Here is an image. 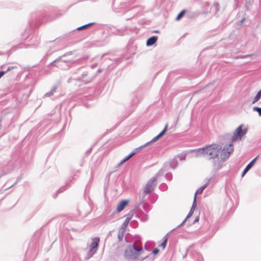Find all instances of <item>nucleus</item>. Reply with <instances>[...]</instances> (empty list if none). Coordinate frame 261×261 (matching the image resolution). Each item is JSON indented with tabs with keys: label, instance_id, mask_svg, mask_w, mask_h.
Returning a JSON list of instances; mask_svg holds the SVG:
<instances>
[{
	"label": "nucleus",
	"instance_id": "f257e3e1",
	"mask_svg": "<svg viewBox=\"0 0 261 261\" xmlns=\"http://www.w3.org/2000/svg\"><path fill=\"white\" fill-rule=\"evenodd\" d=\"M89 58L88 56L86 57L81 58L77 60H69L64 59V57L60 56L57 58L55 60L50 63L51 65L56 66L57 67L62 69H67L69 68L72 67L74 65H79L83 62H86L87 60Z\"/></svg>",
	"mask_w": 261,
	"mask_h": 261
},
{
	"label": "nucleus",
	"instance_id": "f03ea898",
	"mask_svg": "<svg viewBox=\"0 0 261 261\" xmlns=\"http://www.w3.org/2000/svg\"><path fill=\"white\" fill-rule=\"evenodd\" d=\"M143 251L141 243L135 241L133 244L128 245L124 251V257L128 260H134L138 258Z\"/></svg>",
	"mask_w": 261,
	"mask_h": 261
},
{
	"label": "nucleus",
	"instance_id": "7ed1b4c3",
	"mask_svg": "<svg viewBox=\"0 0 261 261\" xmlns=\"http://www.w3.org/2000/svg\"><path fill=\"white\" fill-rule=\"evenodd\" d=\"M222 146L220 145L213 144L205 147V158L208 160H215L219 157L221 153Z\"/></svg>",
	"mask_w": 261,
	"mask_h": 261
},
{
	"label": "nucleus",
	"instance_id": "20e7f679",
	"mask_svg": "<svg viewBox=\"0 0 261 261\" xmlns=\"http://www.w3.org/2000/svg\"><path fill=\"white\" fill-rule=\"evenodd\" d=\"M162 170H160L159 172L153 177L151 178L146 183V185L143 188V190L142 194V201L145 200V197L146 195L150 194L154 190L157 183L156 180L158 177L163 173Z\"/></svg>",
	"mask_w": 261,
	"mask_h": 261
},
{
	"label": "nucleus",
	"instance_id": "39448f33",
	"mask_svg": "<svg viewBox=\"0 0 261 261\" xmlns=\"http://www.w3.org/2000/svg\"><path fill=\"white\" fill-rule=\"evenodd\" d=\"M96 76L97 73L92 74L88 70H84L80 75L75 78V80L82 82L84 84H88L92 82Z\"/></svg>",
	"mask_w": 261,
	"mask_h": 261
},
{
	"label": "nucleus",
	"instance_id": "423d86ee",
	"mask_svg": "<svg viewBox=\"0 0 261 261\" xmlns=\"http://www.w3.org/2000/svg\"><path fill=\"white\" fill-rule=\"evenodd\" d=\"M40 42V38L38 36H34L30 40V43L28 44H25L24 43H19L18 45L13 46L12 48V50H15L18 48H27L28 47H37L39 44Z\"/></svg>",
	"mask_w": 261,
	"mask_h": 261
},
{
	"label": "nucleus",
	"instance_id": "0eeeda50",
	"mask_svg": "<svg viewBox=\"0 0 261 261\" xmlns=\"http://www.w3.org/2000/svg\"><path fill=\"white\" fill-rule=\"evenodd\" d=\"M232 146V143H229L228 145H225L223 149H221V153L220 154V158H221V160L225 161L229 157L230 154L233 151V148Z\"/></svg>",
	"mask_w": 261,
	"mask_h": 261
},
{
	"label": "nucleus",
	"instance_id": "6e6552de",
	"mask_svg": "<svg viewBox=\"0 0 261 261\" xmlns=\"http://www.w3.org/2000/svg\"><path fill=\"white\" fill-rule=\"evenodd\" d=\"M242 125H240L234 130L231 138L232 141H234L238 139H241V138L247 133V128H245L242 129Z\"/></svg>",
	"mask_w": 261,
	"mask_h": 261
},
{
	"label": "nucleus",
	"instance_id": "1a4fd4ad",
	"mask_svg": "<svg viewBox=\"0 0 261 261\" xmlns=\"http://www.w3.org/2000/svg\"><path fill=\"white\" fill-rule=\"evenodd\" d=\"M213 160V171L214 172H217L219 170H221L223 167L222 160H221V158L220 159L218 157V158H216L215 160Z\"/></svg>",
	"mask_w": 261,
	"mask_h": 261
},
{
	"label": "nucleus",
	"instance_id": "9d476101",
	"mask_svg": "<svg viewBox=\"0 0 261 261\" xmlns=\"http://www.w3.org/2000/svg\"><path fill=\"white\" fill-rule=\"evenodd\" d=\"M167 127H168V124H166L164 128L163 129V130L159 135H158L156 136L153 138L150 141L145 143L143 145H142L141 146L142 147V148L144 147L145 146H147V145H148L149 144H150L151 143L156 141L161 137H162L165 134L166 132L167 131Z\"/></svg>",
	"mask_w": 261,
	"mask_h": 261
},
{
	"label": "nucleus",
	"instance_id": "9b49d317",
	"mask_svg": "<svg viewBox=\"0 0 261 261\" xmlns=\"http://www.w3.org/2000/svg\"><path fill=\"white\" fill-rule=\"evenodd\" d=\"M142 148V147L141 146L139 147L135 148L133 151H132L129 154L126 156L118 164L119 166H121L122 164H123L126 161H128L129 159H130L133 155L136 154V153Z\"/></svg>",
	"mask_w": 261,
	"mask_h": 261
},
{
	"label": "nucleus",
	"instance_id": "f8f14e48",
	"mask_svg": "<svg viewBox=\"0 0 261 261\" xmlns=\"http://www.w3.org/2000/svg\"><path fill=\"white\" fill-rule=\"evenodd\" d=\"M99 242V238L98 237H95L92 239V242L90 245L89 250L91 251H95L97 252L98 248V245Z\"/></svg>",
	"mask_w": 261,
	"mask_h": 261
},
{
	"label": "nucleus",
	"instance_id": "ddd939ff",
	"mask_svg": "<svg viewBox=\"0 0 261 261\" xmlns=\"http://www.w3.org/2000/svg\"><path fill=\"white\" fill-rule=\"evenodd\" d=\"M136 216L142 222H145L148 220V216L146 213H143L140 210H136Z\"/></svg>",
	"mask_w": 261,
	"mask_h": 261
},
{
	"label": "nucleus",
	"instance_id": "4468645a",
	"mask_svg": "<svg viewBox=\"0 0 261 261\" xmlns=\"http://www.w3.org/2000/svg\"><path fill=\"white\" fill-rule=\"evenodd\" d=\"M258 158V156H256L246 166L245 168L244 169L242 173V177H243L245 175V174L252 168V167L254 165Z\"/></svg>",
	"mask_w": 261,
	"mask_h": 261
},
{
	"label": "nucleus",
	"instance_id": "2eb2a0df",
	"mask_svg": "<svg viewBox=\"0 0 261 261\" xmlns=\"http://www.w3.org/2000/svg\"><path fill=\"white\" fill-rule=\"evenodd\" d=\"M60 85V83L58 82L56 83L51 88L50 90L47 92H46L43 96L44 97H50L53 95L56 92V90L58 88Z\"/></svg>",
	"mask_w": 261,
	"mask_h": 261
},
{
	"label": "nucleus",
	"instance_id": "dca6fc26",
	"mask_svg": "<svg viewBox=\"0 0 261 261\" xmlns=\"http://www.w3.org/2000/svg\"><path fill=\"white\" fill-rule=\"evenodd\" d=\"M128 200H122L118 204L117 207V211L120 212L122 211L125 207L127 205Z\"/></svg>",
	"mask_w": 261,
	"mask_h": 261
},
{
	"label": "nucleus",
	"instance_id": "f3484780",
	"mask_svg": "<svg viewBox=\"0 0 261 261\" xmlns=\"http://www.w3.org/2000/svg\"><path fill=\"white\" fill-rule=\"evenodd\" d=\"M158 39V36H152L149 38L146 41V45L147 46H151L154 45L157 41Z\"/></svg>",
	"mask_w": 261,
	"mask_h": 261
},
{
	"label": "nucleus",
	"instance_id": "a211bd4d",
	"mask_svg": "<svg viewBox=\"0 0 261 261\" xmlns=\"http://www.w3.org/2000/svg\"><path fill=\"white\" fill-rule=\"evenodd\" d=\"M220 10V6L218 3H215L211 8V10L216 17L219 16L218 12Z\"/></svg>",
	"mask_w": 261,
	"mask_h": 261
},
{
	"label": "nucleus",
	"instance_id": "6ab92c4d",
	"mask_svg": "<svg viewBox=\"0 0 261 261\" xmlns=\"http://www.w3.org/2000/svg\"><path fill=\"white\" fill-rule=\"evenodd\" d=\"M193 151L195 152V156L196 157L199 156L200 155H203L205 157V147L196 148L193 149Z\"/></svg>",
	"mask_w": 261,
	"mask_h": 261
},
{
	"label": "nucleus",
	"instance_id": "aec40b11",
	"mask_svg": "<svg viewBox=\"0 0 261 261\" xmlns=\"http://www.w3.org/2000/svg\"><path fill=\"white\" fill-rule=\"evenodd\" d=\"M30 32V29L27 28L24 30V32L21 35V39L24 40H26L29 36Z\"/></svg>",
	"mask_w": 261,
	"mask_h": 261
},
{
	"label": "nucleus",
	"instance_id": "412c9836",
	"mask_svg": "<svg viewBox=\"0 0 261 261\" xmlns=\"http://www.w3.org/2000/svg\"><path fill=\"white\" fill-rule=\"evenodd\" d=\"M132 216H129L125 219V220L124 221V222L123 223V224L121 225V229L125 230V228L127 227L129 221L131 220Z\"/></svg>",
	"mask_w": 261,
	"mask_h": 261
},
{
	"label": "nucleus",
	"instance_id": "4be33fe9",
	"mask_svg": "<svg viewBox=\"0 0 261 261\" xmlns=\"http://www.w3.org/2000/svg\"><path fill=\"white\" fill-rule=\"evenodd\" d=\"M217 176V173L214 172V174L211 176V177H210L208 179L207 181L206 182V184H207V186L212 182L215 183Z\"/></svg>",
	"mask_w": 261,
	"mask_h": 261
},
{
	"label": "nucleus",
	"instance_id": "5701e85b",
	"mask_svg": "<svg viewBox=\"0 0 261 261\" xmlns=\"http://www.w3.org/2000/svg\"><path fill=\"white\" fill-rule=\"evenodd\" d=\"M207 186V184H205L203 186H201L199 189H197V190L196 191L195 193V196H196L197 194H201L204 189Z\"/></svg>",
	"mask_w": 261,
	"mask_h": 261
},
{
	"label": "nucleus",
	"instance_id": "b1692460",
	"mask_svg": "<svg viewBox=\"0 0 261 261\" xmlns=\"http://www.w3.org/2000/svg\"><path fill=\"white\" fill-rule=\"evenodd\" d=\"M96 252L94 251H91L90 250H89L88 253H87L85 257V260H88L90 258H91Z\"/></svg>",
	"mask_w": 261,
	"mask_h": 261
},
{
	"label": "nucleus",
	"instance_id": "393cba45",
	"mask_svg": "<svg viewBox=\"0 0 261 261\" xmlns=\"http://www.w3.org/2000/svg\"><path fill=\"white\" fill-rule=\"evenodd\" d=\"M95 23V22L89 23L88 24H85V25H83L82 26H81L80 27L77 28H76V30H77V31H81V30H83L84 29H86L88 28V27L92 25L93 24H94Z\"/></svg>",
	"mask_w": 261,
	"mask_h": 261
},
{
	"label": "nucleus",
	"instance_id": "a878e982",
	"mask_svg": "<svg viewBox=\"0 0 261 261\" xmlns=\"http://www.w3.org/2000/svg\"><path fill=\"white\" fill-rule=\"evenodd\" d=\"M177 165L178 162L175 159L172 160L170 163V166L173 169H174L177 167Z\"/></svg>",
	"mask_w": 261,
	"mask_h": 261
},
{
	"label": "nucleus",
	"instance_id": "bb28decb",
	"mask_svg": "<svg viewBox=\"0 0 261 261\" xmlns=\"http://www.w3.org/2000/svg\"><path fill=\"white\" fill-rule=\"evenodd\" d=\"M168 234H167L166 236H164V241L160 245V246L162 247L163 249H165V247H166V244H167V241H168Z\"/></svg>",
	"mask_w": 261,
	"mask_h": 261
},
{
	"label": "nucleus",
	"instance_id": "cd10ccee",
	"mask_svg": "<svg viewBox=\"0 0 261 261\" xmlns=\"http://www.w3.org/2000/svg\"><path fill=\"white\" fill-rule=\"evenodd\" d=\"M125 231V230L121 229L119 231L118 234V239L119 241H121L122 240V239L124 237Z\"/></svg>",
	"mask_w": 261,
	"mask_h": 261
},
{
	"label": "nucleus",
	"instance_id": "c85d7f7f",
	"mask_svg": "<svg viewBox=\"0 0 261 261\" xmlns=\"http://www.w3.org/2000/svg\"><path fill=\"white\" fill-rule=\"evenodd\" d=\"M192 214H193V211H190L189 214H188L187 216L186 217V218L184 219V220L182 221V222L177 227V228L182 226L185 223V222L187 221V220L189 219V218H190L192 215Z\"/></svg>",
	"mask_w": 261,
	"mask_h": 261
},
{
	"label": "nucleus",
	"instance_id": "c756f323",
	"mask_svg": "<svg viewBox=\"0 0 261 261\" xmlns=\"http://www.w3.org/2000/svg\"><path fill=\"white\" fill-rule=\"evenodd\" d=\"M261 97V89L257 92L256 96L254 97L252 103H254L257 101Z\"/></svg>",
	"mask_w": 261,
	"mask_h": 261
},
{
	"label": "nucleus",
	"instance_id": "7c9ffc66",
	"mask_svg": "<svg viewBox=\"0 0 261 261\" xmlns=\"http://www.w3.org/2000/svg\"><path fill=\"white\" fill-rule=\"evenodd\" d=\"M159 188L161 190L163 191H165L167 190L168 189V186L167 185L165 184V183H162L161 184L160 186H159Z\"/></svg>",
	"mask_w": 261,
	"mask_h": 261
},
{
	"label": "nucleus",
	"instance_id": "2f4dec72",
	"mask_svg": "<svg viewBox=\"0 0 261 261\" xmlns=\"http://www.w3.org/2000/svg\"><path fill=\"white\" fill-rule=\"evenodd\" d=\"M186 11L185 10H182L177 15L176 17V20H179L185 14Z\"/></svg>",
	"mask_w": 261,
	"mask_h": 261
},
{
	"label": "nucleus",
	"instance_id": "473e14b6",
	"mask_svg": "<svg viewBox=\"0 0 261 261\" xmlns=\"http://www.w3.org/2000/svg\"><path fill=\"white\" fill-rule=\"evenodd\" d=\"M143 208L144 209V210L145 211V213H148L149 210H150V208H149V205L146 203H143Z\"/></svg>",
	"mask_w": 261,
	"mask_h": 261
},
{
	"label": "nucleus",
	"instance_id": "72a5a7b5",
	"mask_svg": "<svg viewBox=\"0 0 261 261\" xmlns=\"http://www.w3.org/2000/svg\"><path fill=\"white\" fill-rule=\"evenodd\" d=\"M139 101H140L139 98L138 96H136L132 99V102H131L132 105H135L136 103H138L139 102Z\"/></svg>",
	"mask_w": 261,
	"mask_h": 261
},
{
	"label": "nucleus",
	"instance_id": "f704fd0d",
	"mask_svg": "<svg viewBox=\"0 0 261 261\" xmlns=\"http://www.w3.org/2000/svg\"><path fill=\"white\" fill-rule=\"evenodd\" d=\"M165 178L167 180L171 181L172 179V174L171 173H167L165 174Z\"/></svg>",
	"mask_w": 261,
	"mask_h": 261
},
{
	"label": "nucleus",
	"instance_id": "c9c22d12",
	"mask_svg": "<svg viewBox=\"0 0 261 261\" xmlns=\"http://www.w3.org/2000/svg\"><path fill=\"white\" fill-rule=\"evenodd\" d=\"M253 110L258 113L259 116H261V108L258 107H254Z\"/></svg>",
	"mask_w": 261,
	"mask_h": 261
},
{
	"label": "nucleus",
	"instance_id": "e433bc0d",
	"mask_svg": "<svg viewBox=\"0 0 261 261\" xmlns=\"http://www.w3.org/2000/svg\"><path fill=\"white\" fill-rule=\"evenodd\" d=\"M64 190H65V187H62V188H61L60 189H59L58 191H57V193L56 194V195L55 196H54V198H55L57 195V194L58 193H61V192H63Z\"/></svg>",
	"mask_w": 261,
	"mask_h": 261
},
{
	"label": "nucleus",
	"instance_id": "4c0bfd02",
	"mask_svg": "<svg viewBox=\"0 0 261 261\" xmlns=\"http://www.w3.org/2000/svg\"><path fill=\"white\" fill-rule=\"evenodd\" d=\"M84 68V66H81L75 69L73 71V74H77Z\"/></svg>",
	"mask_w": 261,
	"mask_h": 261
},
{
	"label": "nucleus",
	"instance_id": "58836bf2",
	"mask_svg": "<svg viewBox=\"0 0 261 261\" xmlns=\"http://www.w3.org/2000/svg\"><path fill=\"white\" fill-rule=\"evenodd\" d=\"M73 53H74V51H70L66 53L62 56L64 58V57H66L67 56L72 55L73 54Z\"/></svg>",
	"mask_w": 261,
	"mask_h": 261
},
{
	"label": "nucleus",
	"instance_id": "ea45409f",
	"mask_svg": "<svg viewBox=\"0 0 261 261\" xmlns=\"http://www.w3.org/2000/svg\"><path fill=\"white\" fill-rule=\"evenodd\" d=\"M196 196H194V200H193L192 206H193V208H195V207L196 206Z\"/></svg>",
	"mask_w": 261,
	"mask_h": 261
},
{
	"label": "nucleus",
	"instance_id": "a19ab883",
	"mask_svg": "<svg viewBox=\"0 0 261 261\" xmlns=\"http://www.w3.org/2000/svg\"><path fill=\"white\" fill-rule=\"evenodd\" d=\"M17 68V67L16 66H9L8 67L7 70H6L5 71H6V72H7L8 71H10L12 69Z\"/></svg>",
	"mask_w": 261,
	"mask_h": 261
},
{
	"label": "nucleus",
	"instance_id": "79ce46f5",
	"mask_svg": "<svg viewBox=\"0 0 261 261\" xmlns=\"http://www.w3.org/2000/svg\"><path fill=\"white\" fill-rule=\"evenodd\" d=\"M159 249L158 248H155L152 250V253L154 255H155V254H158L159 253Z\"/></svg>",
	"mask_w": 261,
	"mask_h": 261
},
{
	"label": "nucleus",
	"instance_id": "37998d69",
	"mask_svg": "<svg viewBox=\"0 0 261 261\" xmlns=\"http://www.w3.org/2000/svg\"><path fill=\"white\" fill-rule=\"evenodd\" d=\"M9 172V170L8 169H7V170H3L2 171H1L0 173H1V174H3L4 173H5V175H6Z\"/></svg>",
	"mask_w": 261,
	"mask_h": 261
},
{
	"label": "nucleus",
	"instance_id": "c03bdc74",
	"mask_svg": "<svg viewBox=\"0 0 261 261\" xmlns=\"http://www.w3.org/2000/svg\"><path fill=\"white\" fill-rule=\"evenodd\" d=\"M6 73V71H0V79Z\"/></svg>",
	"mask_w": 261,
	"mask_h": 261
},
{
	"label": "nucleus",
	"instance_id": "a18cd8bd",
	"mask_svg": "<svg viewBox=\"0 0 261 261\" xmlns=\"http://www.w3.org/2000/svg\"><path fill=\"white\" fill-rule=\"evenodd\" d=\"M235 59H244V56H239L235 57Z\"/></svg>",
	"mask_w": 261,
	"mask_h": 261
},
{
	"label": "nucleus",
	"instance_id": "49530a36",
	"mask_svg": "<svg viewBox=\"0 0 261 261\" xmlns=\"http://www.w3.org/2000/svg\"><path fill=\"white\" fill-rule=\"evenodd\" d=\"M96 66H97V64L94 63V64H92V65H91V68H92V69H93V68H94L95 67H96Z\"/></svg>",
	"mask_w": 261,
	"mask_h": 261
},
{
	"label": "nucleus",
	"instance_id": "de8ad7c7",
	"mask_svg": "<svg viewBox=\"0 0 261 261\" xmlns=\"http://www.w3.org/2000/svg\"><path fill=\"white\" fill-rule=\"evenodd\" d=\"M199 221V217H197L194 221V223L197 222Z\"/></svg>",
	"mask_w": 261,
	"mask_h": 261
},
{
	"label": "nucleus",
	"instance_id": "09e8293b",
	"mask_svg": "<svg viewBox=\"0 0 261 261\" xmlns=\"http://www.w3.org/2000/svg\"><path fill=\"white\" fill-rule=\"evenodd\" d=\"M185 155H182V156L180 157V160H185Z\"/></svg>",
	"mask_w": 261,
	"mask_h": 261
},
{
	"label": "nucleus",
	"instance_id": "8fccbe9b",
	"mask_svg": "<svg viewBox=\"0 0 261 261\" xmlns=\"http://www.w3.org/2000/svg\"><path fill=\"white\" fill-rule=\"evenodd\" d=\"M102 71V69H99L97 71V73H100Z\"/></svg>",
	"mask_w": 261,
	"mask_h": 261
},
{
	"label": "nucleus",
	"instance_id": "3c124183",
	"mask_svg": "<svg viewBox=\"0 0 261 261\" xmlns=\"http://www.w3.org/2000/svg\"><path fill=\"white\" fill-rule=\"evenodd\" d=\"M251 56V55H244V58H246L248 57H250Z\"/></svg>",
	"mask_w": 261,
	"mask_h": 261
},
{
	"label": "nucleus",
	"instance_id": "603ef678",
	"mask_svg": "<svg viewBox=\"0 0 261 261\" xmlns=\"http://www.w3.org/2000/svg\"><path fill=\"white\" fill-rule=\"evenodd\" d=\"M4 175H5V173H4L3 174H1V173H0V178L4 176Z\"/></svg>",
	"mask_w": 261,
	"mask_h": 261
},
{
	"label": "nucleus",
	"instance_id": "864d4df0",
	"mask_svg": "<svg viewBox=\"0 0 261 261\" xmlns=\"http://www.w3.org/2000/svg\"><path fill=\"white\" fill-rule=\"evenodd\" d=\"M195 208H193V206H192L191 210L190 211H193V213L194 212V211Z\"/></svg>",
	"mask_w": 261,
	"mask_h": 261
},
{
	"label": "nucleus",
	"instance_id": "5fc2aeb1",
	"mask_svg": "<svg viewBox=\"0 0 261 261\" xmlns=\"http://www.w3.org/2000/svg\"><path fill=\"white\" fill-rule=\"evenodd\" d=\"M153 32L154 33H159V31H158V30H155V31H154Z\"/></svg>",
	"mask_w": 261,
	"mask_h": 261
},
{
	"label": "nucleus",
	"instance_id": "6e6d98bb",
	"mask_svg": "<svg viewBox=\"0 0 261 261\" xmlns=\"http://www.w3.org/2000/svg\"><path fill=\"white\" fill-rule=\"evenodd\" d=\"M18 180H19V179H18V178H17V179L16 181V182H15V183L14 184V185L16 184V183L18 181Z\"/></svg>",
	"mask_w": 261,
	"mask_h": 261
},
{
	"label": "nucleus",
	"instance_id": "4d7b16f0",
	"mask_svg": "<svg viewBox=\"0 0 261 261\" xmlns=\"http://www.w3.org/2000/svg\"><path fill=\"white\" fill-rule=\"evenodd\" d=\"M31 91H32V90H31L30 91L29 94L28 95H27V97H28V96H29V95H30V93L31 92Z\"/></svg>",
	"mask_w": 261,
	"mask_h": 261
},
{
	"label": "nucleus",
	"instance_id": "13d9d810",
	"mask_svg": "<svg viewBox=\"0 0 261 261\" xmlns=\"http://www.w3.org/2000/svg\"><path fill=\"white\" fill-rule=\"evenodd\" d=\"M208 13V11H206V12L204 11V12H203V14H205V13Z\"/></svg>",
	"mask_w": 261,
	"mask_h": 261
},
{
	"label": "nucleus",
	"instance_id": "bf43d9fd",
	"mask_svg": "<svg viewBox=\"0 0 261 261\" xmlns=\"http://www.w3.org/2000/svg\"><path fill=\"white\" fill-rule=\"evenodd\" d=\"M205 5H208L209 4H208V3H207V2H206V3H205Z\"/></svg>",
	"mask_w": 261,
	"mask_h": 261
},
{
	"label": "nucleus",
	"instance_id": "052dcab7",
	"mask_svg": "<svg viewBox=\"0 0 261 261\" xmlns=\"http://www.w3.org/2000/svg\"><path fill=\"white\" fill-rule=\"evenodd\" d=\"M117 12H121V11H120V10H118V11H117Z\"/></svg>",
	"mask_w": 261,
	"mask_h": 261
},
{
	"label": "nucleus",
	"instance_id": "680f3d73",
	"mask_svg": "<svg viewBox=\"0 0 261 261\" xmlns=\"http://www.w3.org/2000/svg\"><path fill=\"white\" fill-rule=\"evenodd\" d=\"M147 257V256L143 258V259H144L146 258Z\"/></svg>",
	"mask_w": 261,
	"mask_h": 261
},
{
	"label": "nucleus",
	"instance_id": "e2e57ef3",
	"mask_svg": "<svg viewBox=\"0 0 261 261\" xmlns=\"http://www.w3.org/2000/svg\"><path fill=\"white\" fill-rule=\"evenodd\" d=\"M90 150H91V148H90V149H89V151H90Z\"/></svg>",
	"mask_w": 261,
	"mask_h": 261
},
{
	"label": "nucleus",
	"instance_id": "0e129e2a",
	"mask_svg": "<svg viewBox=\"0 0 261 261\" xmlns=\"http://www.w3.org/2000/svg\"><path fill=\"white\" fill-rule=\"evenodd\" d=\"M90 150H91V148H90V149H89V151H90Z\"/></svg>",
	"mask_w": 261,
	"mask_h": 261
},
{
	"label": "nucleus",
	"instance_id": "69168bd1",
	"mask_svg": "<svg viewBox=\"0 0 261 261\" xmlns=\"http://www.w3.org/2000/svg\"><path fill=\"white\" fill-rule=\"evenodd\" d=\"M90 150H91V148H90V149H89V151H90Z\"/></svg>",
	"mask_w": 261,
	"mask_h": 261
},
{
	"label": "nucleus",
	"instance_id": "338daca9",
	"mask_svg": "<svg viewBox=\"0 0 261 261\" xmlns=\"http://www.w3.org/2000/svg\"><path fill=\"white\" fill-rule=\"evenodd\" d=\"M145 249H147V247L146 246H145Z\"/></svg>",
	"mask_w": 261,
	"mask_h": 261
}]
</instances>
